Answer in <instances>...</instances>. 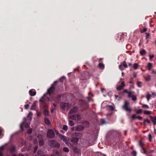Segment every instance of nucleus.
<instances>
[{
  "label": "nucleus",
  "mask_w": 156,
  "mask_h": 156,
  "mask_svg": "<svg viewBox=\"0 0 156 156\" xmlns=\"http://www.w3.org/2000/svg\"><path fill=\"white\" fill-rule=\"evenodd\" d=\"M48 144L51 147L57 149L59 148L60 146V144L55 140H49Z\"/></svg>",
  "instance_id": "nucleus-1"
},
{
  "label": "nucleus",
  "mask_w": 156,
  "mask_h": 156,
  "mask_svg": "<svg viewBox=\"0 0 156 156\" xmlns=\"http://www.w3.org/2000/svg\"><path fill=\"white\" fill-rule=\"evenodd\" d=\"M129 103L126 101L124 102V105L122 107V108L126 112H129V113L132 112V109L128 107Z\"/></svg>",
  "instance_id": "nucleus-2"
},
{
  "label": "nucleus",
  "mask_w": 156,
  "mask_h": 156,
  "mask_svg": "<svg viewBox=\"0 0 156 156\" xmlns=\"http://www.w3.org/2000/svg\"><path fill=\"white\" fill-rule=\"evenodd\" d=\"M58 81H55L51 85V86L47 90V94L50 95L51 94L53 93L55 91V88L54 86L55 85Z\"/></svg>",
  "instance_id": "nucleus-3"
},
{
  "label": "nucleus",
  "mask_w": 156,
  "mask_h": 156,
  "mask_svg": "<svg viewBox=\"0 0 156 156\" xmlns=\"http://www.w3.org/2000/svg\"><path fill=\"white\" fill-rule=\"evenodd\" d=\"M23 126H24L26 128H28L29 127V125L28 123L27 122V119L26 118L24 119L23 122L20 126V129L22 131L24 130Z\"/></svg>",
  "instance_id": "nucleus-4"
},
{
  "label": "nucleus",
  "mask_w": 156,
  "mask_h": 156,
  "mask_svg": "<svg viewBox=\"0 0 156 156\" xmlns=\"http://www.w3.org/2000/svg\"><path fill=\"white\" fill-rule=\"evenodd\" d=\"M80 106L82 107L83 109L84 110L87 109L88 107V104L86 101H84L83 100H81L80 102Z\"/></svg>",
  "instance_id": "nucleus-5"
},
{
  "label": "nucleus",
  "mask_w": 156,
  "mask_h": 156,
  "mask_svg": "<svg viewBox=\"0 0 156 156\" xmlns=\"http://www.w3.org/2000/svg\"><path fill=\"white\" fill-rule=\"evenodd\" d=\"M55 134L54 131L51 129H49L48 130L47 134V137L50 138H53L55 136Z\"/></svg>",
  "instance_id": "nucleus-6"
},
{
  "label": "nucleus",
  "mask_w": 156,
  "mask_h": 156,
  "mask_svg": "<svg viewBox=\"0 0 156 156\" xmlns=\"http://www.w3.org/2000/svg\"><path fill=\"white\" fill-rule=\"evenodd\" d=\"M78 108L77 106H75L70 110L69 112V113L70 114L78 112Z\"/></svg>",
  "instance_id": "nucleus-7"
},
{
  "label": "nucleus",
  "mask_w": 156,
  "mask_h": 156,
  "mask_svg": "<svg viewBox=\"0 0 156 156\" xmlns=\"http://www.w3.org/2000/svg\"><path fill=\"white\" fill-rule=\"evenodd\" d=\"M59 137L60 138L64 141L66 144L67 145H68V144H69V143L68 142L67 137L66 136L60 134L59 135Z\"/></svg>",
  "instance_id": "nucleus-8"
},
{
  "label": "nucleus",
  "mask_w": 156,
  "mask_h": 156,
  "mask_svg": "<svg viewBox=\"0 0 156 156\" xmlns=\"http://www.w3.org/2000/svg\"><path fill=\"white\" fill-rule=\"evenodd\" d=\"M125 85H126L125 83L123 81L121 83V85H120L119 86L117 87L116 89L118 91L121 90L123 89Z\"/></svg>",
  "instance_id": "nucleus-9"
},
{
  "label": "nucleus",
  "mask_w": 156,
  "mask_h": 156,
  "mask_svg": "<svg viewBox=\"0 0 156 156\" xmlns=\"http://www.w3.org/2000/svg\"><path fill=\"white\" fill-rule=\"evenodd\" d=\"M73 152L76 154H80L81 152V150L77 147H73Z\"/></svg>",
  "instance_id": "nucleus-10"
},
{
  "label": "nucleus",
  "mask_w": 156,
  "mask_h": 156,
  "mask_svg": "<svg viewBox=\"0 0 156 156\" xmlns=\"http://www.w3.org/2000/svg\"><path fill=\"white\" fill-rule=\"evenodd\" d=\"M10 152L11 154H13L16 151V147L15 146H11L9 149Z\"/></svg>",
  "instance_id": "nucleus-11"
},
{
  "label": "nucleus",
  "mask_w": 156,
  "mask_h": 156,
  "mask_svg": "<svg viewBox=\"0 0 156 156\" xmlns=\"http://www.w3.org/2000/svg\"><path fill=\"white\" fill-rule=\"evenodd\" d=\"M40 106L44 109H47L48 108V105L45 103L43 101V102H40Z\"/></svg>",
  "instance_id": "nucleus-12"
},
{
  "label": "nucleus",
  "mask_w": 156,
  "mask_h": 156,
  "mask_svg": "<svg viewBox=\"0 0 156 156\" xmlns=\"http://www.w3.org/2000/svg\"><path fill=\"white\" fill-rule=\"evenodd\" d=\"M151 121L153 122L154 125L156 124V117L155 116L152 117L151 116H149Z\"/></svg>",
  "instance_id": "nucleus-13"
},
{
  "label": "nucleus",
  "mask_w": 156,
  "mask_h": 156,
  "mask_svg": "<svg viewBox=\"0 0 156 156\" xmlns=\"http://www.w3.org/2000/svg\"><path fill=\"white\" fill-rule=\"evenodd\" d=\"M84 127L82 125H80L76 126L75 128L76 130L78 131H80L83 130Z\"/></svg>",
  "instance_id": "nucleus-14"
},
{
  "label": "nucleus",
  "mask_w": 156,
  "mask_h": 156,
  "mask_svg": "<svg viewBox=\"0 0 156 156\" xmlns=\"http://www.w3.org/2000/svg\"><path fill=\"white\" fill-rule=\"evenodd\" d=\"M79 140V138L77 137H73L71 139V141L74 143H77Z\"/></svg>",
  "instance_id": "nucleus-15"
},
{
  "label": "nucleus",
  "mask_w": 156,
  "mask_h": 156,
  "mask_svg": "<svg viewBox=\"0 0 156 156\" xmlns=\"http://www.w3.org/2000/svg\"><path fill=\"white\" fill-rule=\"evenodd\" d=\"M37 105H36V102L35 101H34L33 105H32L31 108V110H35L36 108Z\"/></svg>",
  "instance_id": "nucleus-16"
},
{
  "label": "nucleus",
  "mask_w": 156,
  "mask_h": 156,
  "mask_svg": "<svg viewBox=\"0 0 156 156\" xmlns=\"http://www.w3.org/2000/svg\"><path fill=\"white\" fill-rule=\"evenodd\" d=\"M29 93L30 95L31 96H34L36 94V91H33L32 90H30L29 91Z\"/></svg>",
  "instance_id": "nucleus-17"
},
{
  "label": "nucleus",
  "mask_w": 156,
  "mask_h": 156,
  "mask_svg": "<svg viewBox=\"0 0 156 156\" xmlns=\"http://www.w3.org/2000/svg\"><path fill=\"white\" fill-rule=\"evenodd\" d=\"M60 106L61 107V108L62 109H63L64 110H65V109L66 108V103H65V102L62 103L60 105Z\"/></svg>",
  "instance_id": "nucleus-18"
},
{
  "label": "nucleus",
  "mask_w": 156,
  "mask_h": 156,
  "mask_svg": "<svg viewBox=\"0 0 156 156\" xmlns=\"http://www.w3.org/2000/svg\"><path fill=\"white\" fill-rule=\"evenodd\" d=\"M44 114L45 116H48L49 115V112L47 109H44Z\"/></svg>",
  "instance_id": "nucleus-19"
},
{
  "label": "nucleus",
  "mask_w": 156,
  "mask_h": 156,
  "mask_svg": "<svg viewBox=\"0 0 156 156\" xmlns=\"http://www.w3.org/2000/svg\"><path fill=\"white\" fill-rule=\"evenodd\" d=\"M140 53L141 55L143 56L146 54V52L144 49H143L140 51Z\"/></svg>",
  "instance_id": "nucleus-20"
},
{
  "label": "nucleus",
  "mask_w": 156,
  "mask_h": 156,
  "mask_svg": "<svg viewBox=\"0 0 156 156\" xmlns=\"http://www.w3.org/2000/svg\"><path fill=\"white\" fill-rule=\"evenodd\" d=\"M121 64L122 66H123L125 68H127L128 67V66L126 64V62L125 61H123V62H121Z\"/></svg>",
  "instance_id": "nucleus-21"
},
{
  "label": "nucleus",
  "mask_w": 156,
  "mask_h": 156,
  "mask_svg": "<svg viewBox=\"0 0 156 156\" xmlns=\"http://www.w3.org/2000/svg\"><path fill=\"white\" fill-rule=\"evenodd\" d=\"M152 66V64L151 63H148L147 65V67L148 68L149 70H150L151 69V68Z\"/></svg>",
  "instance_id": "nucleus-22"
},
{
  "label": "nucleus",
  "mask_w": 156,
  "mask_h": 156,
  "mask_svg": "<svg viewBox=\"0 0 156 156\" xmlns=\"http://www.w3.org/2000/svg\"><path fill=\"white\" fill-rule=\"evenodd\" d=\"M139 66V64L137 63H135L133 64V68L134 69H136Z\"/></svg>",
  "instance_id": "nucleus-23"
},
{
  "label": "nucleus",
  "mask_w": 156,
  "mask_h": 156,
  "mask_svg": "<svg viewBox=\"0 0 156 156\" xmlns=\"http://www.w3.org/2000/svg\"><path fill=\"white\" fill-rule=\"evenodd\" d=\"M44 121L46 124L49 125L50 124V122L49 119L47 118H44Z\"/></svg>",
  "instance_id": "nucleus-24"
},
{
  "label": "nucleus",
  "mask_w": 156,
  "mask_h": 156,
  "mask_svg": "<svg viewBox=\"0 0 156 156\" xmlns=\"http://www.w3.org/2000/svg\"><path fill=\"white\" fill-rule=\"evenodd\" d=\"M144 114L145 115H150L151 114V111L148 110H145L144 112Z\"/></svg>",
  "instance_id": "nucleus-25"
},
{
  "label": "nucleus",
  "mask_w": 156,
  "mask_h": 156,
  "mask_svg": "<svg viewBox=\"0 0 156 156\" xmlns=\"http://www.w3.org/2000/svg\"><path fill=\"white\" fill-rule=\"evenodd\" d=\"M143 122L144 125L145 124L146 122H147L148 124H150L151 123L150 121L148 119H144Z\"/></svg>",
  "instance_id": "nucleus-26"
},
{
  "label": "nucleus",
  "mask_w": 156,
  "mask_h": 156,
  "mask_svg": "<svg viewBox=\"0 0 156 156\" xmlns=\"http://www.w3.org/2000/svg\"><path fill=\"white\" fill-rule=\"evenodd\" d=\"M75 134L76 136L81 137L83 136V134L80 133H75Z\"/></svg>",
  "instance_id": "nucleus-27"
},
{
  "label": "nucleus",
  "mask_w": 156,
  "mask_h": 156,
  "mask_svg": "<svg viewBox=\"0 0 156 156\" xmlns=\"http://www.w3.org/2000/svg\"><path fill=\"white\" fill-rule=\"evenodd\" d=\"M151 97V95L149 94L148 92L147 93L146 98L147 101H149L150 99V98Z\"/></svg>",
  "instance_id": "nucleus-28"
},
{
  "label": "nucleus",
  "mask_w": 156,
  "mask_h": 156,
  "mask_svg": "<svg viewBox=\"0 0 156 156\" xmlns=\"http://www.w3.org/2000/svg\"><path fill=\"white\" fill-rule=\"evenodd\" d=\"M69 124L70 126H72L74 125V122L73 120H69Z\"/></svg>",
  "instance_id": "nucleus-29"
},
{
  "label": "nucleus",
  "mask_w": 156,
  "mask_h": 156,
  "mask_svg": "<svg viewBox=\"0 0 156 156\" xmlns=\"http://www.w3.org/2000/svg\"><path fill=\"white\" fill-rule=\"evenodd\" d=\"M70 118L71 119H73V120H76V115H71L70 117Z\"/></svg>",
  "instance_id": "nucleus-30"
},
{
  "label": "nucleus",
  "mask_w": 156,
  "mask_h": 156,
  "mask_svg": "<svg viewBox=\"0 0 156 156\" xmlns=\"http://www.w3.org/2000/svg\"><path fill=\"white\" fill-rule=\"evenodd\" d=\"M71 106V105L68 103H66V107L67 109H69Z\"/></svg>",
  "instance_id": "nucleus-31"
},
{
  "label": "nucleus",
  "mask_w": 156,
  "mask_h": 156,
  "mask_svg": "<svg viewBox=\"0 0 156 156\" xmlns=\"http://www.w3.org/2000/svg\"><path fill=\"white\" fill-rule=\"evenodd\" d=\"M37 154L38 156H41L43 155V152L41 150H38L37 152Z\"/></svg>",
  "instance_id": "nucleus-32"
},
{
  "label": "nucleus",
  "mask_w": 156,
  "mask_h": 156,
  "mask_svg": "<svg viewBox=\"0 0 156 156\" xmlns=\"http://www.w3.org/2000/svg\"><path fill=\"white\" fill-rule=\"evenodd\" d=\"M99 67L101 69H103L104 68V65L103 64L100 63L99 64Z\"/></svg>",
  "instance_id": "nucleus-33"
},
{
  "label": "nucleus",
  "mask_w": 156,
  "mask_h": 156,
  "mask_svg": "<svg viewBox=\"0 0 156 156\" xmlns=\"http://www.w3.org/2000/svg\"><path fill=\"white\" fill-rule=\"evenodd\" d=\"M62 129L65 131H67L68 129V126L66 125H63V126Z\"/></svg>",
  "instance_id": "nucleus-34"
},
{
  "label": "nucleus",
  "mask_w": 156,
  "mask_h": 156,
  "mask_svg": "<svg viewBox=\"0 0 156 156\" xmlns=\"http://www.w3.org/2000/svg\"><path fill=\"white\" fill-rule=\"evenodd\" d=\"M76 119H77V120H80L81 119V117L80 115L79 114L76 115Z\"/></svg>",
  "instance_id": "nucleus-35"
},
{
  "label": "nucleus",
  "mask_w": 156,
  "mask_h": 156,
  "mask_svg": "<svg viewBox=\"0 0 156 156\" xmlns=\"http://www.w3.org/2000/svg\"><path fill=\"white\" fill-rule=\"evenodd\" d=\"M145 79L146 81H149L151 79V76L149 75H148L145 77Z\"/></svg>",
  "instance_id": "nucleus-36"
},
{
  "label": "nucleus",
  "mask_w": 156,
  "mask_h": 156,
  "mask_svg": "<svg viewBox=\"0 0 156 156\" xmlns=\"http://www.w3.org/2000/svg\"><path fill=\"white\" fill-rule=\"evenodd\" d=\"M44 144V142L43 140H41L39 141V144L40 146H42Z\"/></svg>",
  "instance_id": "nucleus-37"
},
{
  "label": "nucleus",
  "mask_w": 156,
  "mask_h": 156,
  "mask_svg": "<svg viewBox=\"0 0 156 156\" xmlns=\"http://www.w3.org/2000/svg\"><path fill=\"white\" fill-rule=\"evenodd\" d=\"M63 150L64 151L67 153L69 151L68 148L67 147H64Z\"/></svg>",
  "instance_id": "nucleus-38"
},
{
  "label": "nucleus",
  "mask_w": 156,
  "mask_h": 156,
  "mask_svg": "<svg viewBox=\"0 0 156 156\" xmlns=\"http://www.w3.org/2000/svg\"><path fill=\"white\" fill-rule=\"evenodd\" d=\"M39 101L40 102H43V101L45 102V100L43 97H42L39 100Z\"/></svg>",
  "instance_id": "nucleus-39"
},
{
  "label": "nucleus",
  "mask_w": 156,
  "mask_h": 156,
  "mask_svg": "<svg viewBox=\"0 0 156 156\" xmlns=\"http://www.w3.org/2000/svg\"><path fill=\"white\" fill-rule=\"evenodd\" d=\"M108 109L111 111L114 110V108L113 106L111 105H109L108 107Z\"/></svg>",
  "instance_id": "nucleus-40"
},
{
  "label": "nucleus",
  "mask_w": 156,
  "mask_h": 156,
  "mask_svg": "<svg viewBox=\"0 0 156 156\" xmlns=\"http://www.w3.org/2000/svg\"><path fill=\"white\" fill-rule=\"evenodd\" d=\"M133 93L131 91H129L128 93V96L129 98H131L132 96V95H133Z\"/></svg>",
  "instance_id": "nucleus-41"
},
{
  "label": "nucleus",
  "mask_w": 156,
  "mask_h": 156,
  "mask_svg": "<svg viewBox=\"0 0 156 156\" xmlns=\"http://www.w3.org/2000/svg\"><path fill=\"white\" fill-rule=\"evenodd\" d=\"M131 98H132V100L133 101H135L136 100L137 98L134 95H132Z\"/></svg>",
  "instance_id": "nucleus-42"
},
{
  "label": "nucleus",
  "mask_w": 156,
  "mask_h": 156,
  "mask_svg": "<svg viewBox=\"0 0 156 156\" xmlns=\"http://www.w3.org/2000/svg\"><path fill=\"white\" fill-rule=\"evenodd\" d=\"M38 148V146H35L34 147V153H35L37 149Z\"/></svg>",
  "instance_id": "nucleus-43"
},
{
  "label": "nucleus",
  "mask_w": 156,
  "mask_h": 156,
  "mask_svg": "<svg viewBox=\"0 0 156 156\" xmlns=\"http://www.w3.org/2000/svg\"><path fill=\"white\" fill-rule=\"evenodd\" d=\"M142 112V110L141 109H139L137 110L136 111V114H140Z\"/></svg>",
  "instance_id": "nucleus-44"
},
{
  "label": "nucleus",
  "mask_w": 156,
  "mask_h": 156,
  "mask_svg": "<svg viewBox=\"0 0 156 156\" xmlns=\"http://www.w3.org/2000/svg\"><path fill=\"white\" fill-rule=\"evenodd\" d=\"M142 107L143 108H147V109L149 108V106L147 105H145V104L143 105L142 106Z\"/></svg>",
  "instance_id": "nucleus-45"
},
{
  "label": "nucleus",
  "mask_w": 156,
  "mask_h": 156,
  "mask_svg": "<svg viewBox=\"0 0 156 156\" xmlns=\"http://www.w3.org/2000/svg\"><path fill=\"white\" fill-rule=\"evenodd\" d=\"M32 132V129L31 128H30L29 129H28L27 131V132L28 134H31Z\"/></svg>",
  "instance_id": "nucleus-46"
},
{
  "label": "nucleus",
  "mask_w": 156,
  "mask_h": 156,
  "mask_svg": "<svg viewBox=\"0 0 156 156\" xmlns=\"http://www.w3.org/2000/svg\"><path fill=\"white\" fill-rule=\"evenodd\" d=\"M142 150L143 151V153L144 154H147L148 153L147 151L145 150V149L143 148H142Z\"/></svg>",
  "instance_id": "nucleus-47"
},
{
  "label": "nucleus",
  "mask_w": 156,
  "mask_h": 156,
  "mask_svg": "<svg viewBox=\"0 0 156 156\" xmlns=\"http://www.w3.org/2000/svg\"><path fill=\"white\" fill-rule=\"evenodd\" d=\"M119 68L121 70H122L124 69L123 68L122 65L121 64L119 66Z\"/></svg>",
  "instance_id": "nucleus-48"
},
{
  "label": "nucleus",
  "mask_w": 156,
  "mask_h": 156,
  "mask_svg": "<svg viewBox=\"0 0 156 156\" xmlns=\"http://www.w3.org/2000/svg\"><path fill=\"white\" fill-rule=\"evenodd\" d=\"M141 83V82L139 81H138L137 82V85L138 87H141V86L140 85V84Z\"/></svg>",
  "instance_id": "nucleus-49"
},
{
  "label": "nucleus",
  "mask_w": 156,
  "mask_h": 156,
  "mask_svg": "<svg viewBox=\"0 0 156 156\" xmlns=\"http://www.w3.org/2000/svg\"><path fill=\"white\" fill-rule=\"evenodd\" d=\"M65 76H62L59 79V80L61 82H62L65 79Z\"/></svg>",
  "instance_id": "nucleus-50"
},
{
  "label": "nucleus",
  "mask_w": 156,
  "mask_h": 156,
  "mask_svg": "<svg viewBox=\"0 0 156 156\" xmlns=\"http://www.w3.org/2000/svg\"><path fill=\"white\" fill-rule=\"evenodd\" d=\"M132 118L133 119H136V114H133L132 116Z\"/></svg>",
  "instance_id": "nucleus-51"
},
{
  "label": "nucleus",
  "mask_w": 156,
  "mask_h": 156,
  "mask_svg": "<svg viewBox=\"0 0 156 156\" xmlns=\"http://www.w3.org/2000/svg\"><path fill=\"white\" fill-rule=\"evenodd\" d=\"M4 150V147L3 146H2L0 147V151L2 152Z\"/></svg>",
  "instance_id": "nucleus-52"
},
{
  "label": "nucleus",
  "mask_w": 156,
  "mask_h": 156,
  "mask_svg": "<svg viewBox=\"0 0 156 156\" xmlns=\"http://www.w3.org/2000/svg\"><path fill=\"white\" fill-rule=\"evenodd\" d=\"M136 119H138L140 120H141L142 119V118L141 116H136Z\"/></svg>",
  "instance_id": "nucleus-53"
},
{
  "label": "nucleus",
  "mask_w": 156,
  "mask_h": 156,
  "mask_svg": "<svg viewBox=\"0 0 156 156\" xmlns=\"http://www.w3.org/2000/svg\"><path fill=\"white\" fill-rule=\"evenodd\" d=\"M33 115V114L31 112H30L28 114V116H30V119H31V116H32Z\"/></svg>",
  "instance_id": "nucleus-54"
},
{
  "label": "nucleus",
  "mask_w": 156,
  "mask_h": 156,
  "mask_svg": "<svg viewBox=\"0 0 156 156\" xmlns=\"http://www.w3.org/2000/svg\"><path fill=\"white\" fill-rule=\"evenodd\" d=\"M154 55H149L150 59L151 60L152 59V58L154 57Z\"/></svg>",
  "instance_id": "nucleus-55"
},
{
  "label": "nucleus",
  "mask_w": 156,
  "mask_h": 156,
  "mask_svg": "<svg viewBox=\"0 0 156 156\" xmlns=\"http://www.w3.org/2000/svg\"><path fill=\"white\" fill-rule=\"evenodd\" d=\"M132 154L134 156H136V152L134 151L132 152Z\"/></svg>",
  "instance_id": "nucleus-56"
},
{
  "label": "nucleus",
  "mask_w": 156,
  "mask_h": 156,
  "mask_svg": "<svg viewBox=\"0 0 156 156\" xmlns=\"http://www.w3.org/2000/svg\"><path fill=\"white\" fill-rule=\"evenodd\" d=\"M148 137H149V140L151 141V139L152 138V136L150 134H149Z\"/></svg>",
  "instance_id": "nucleus-57"
},
{
  "label": "nucleus",
  "mask_w": 156,
  "mask_h": 156,
  "mask_svg": "<svg viewBox=\"0 0 156 156\" xmlns=\"http://www.w3.org/2000/svg\"><path fill=\"white\" fill-rule=\"evenodd\" d=\"M147 30V29L146 28H144L143 29V31H141V33H143L145 32Z\"/></svg>",
  "instance_id": "nucleus-58"
},
{
  "label": "nucleus",
  "mask_w": 156,
  "mask_h": 156,
  "mask_svg": "<svg viewBox=\"0 0 156 156\" xmlns=\"http://www.w3.org/2000/svg\"><path fill=\"white\" fill-rule=\"evenodd\" d=\"M139 145L141 146H142L143 145V143L141 141H139Z\"/></svg>",
  "instance_id": "nucleus-59"
},
{
  "label": "nucleus",
  "mask_w": 156,
  "mask_h": 156,
  "mask_svg": "<svg viewBox=\"0 0 156 156\" xmlns=\"http://www.w3.org/2000/svg\"><path fill=\"white\" fill-rule=\"evenodd\" d=\"M129 92V91H128L126 89H125L124 90H123V92H124V93H128Z\"/></svg>",
  "instance_id": "nucleus-60"
},
{
  "label": "nucleus",
  "mask_w": 156,
  "mask_h": 156,
  "mask_svg": "<svg viewBox=\"0 0 156 156\" xmlns=\"http://www.w3.org/2000/svg\"><path fill=\"white\" fill-rule=\"evenodd\" d=\"M29 106V104L26 105H25V108L26 109H27L28 108Z\"/></svg>",
  "instance_id": "nucleus-61"
},
{
  "label": "nucleus",
  "mask_w": 156,
  "mask_h": 156,
  "mask_svg": "<svg viewBox=\"0 0 156 156\" xmlns=\"http://www.w3.org/2000/svg\"><path fill=\"white\" fill-rule=\"evenodd\" d=\"M55 153L57 155H59V152L57 150H55Z\"/></svg>",
  "instance_id": "nucleus-62"
},
{
  "label": "nucleus",
  "mask_w": 156,
  "mask_h": 156,
  "mask_svg": "<svg viewBox=\"0 0 156 156\" xmlns=\"http://www.w3.org/2000/svg\"><path fill=\"white\" fill-rule=\"evenodd\" d=\"M136 76H137V73L135 72H134V75H133V77H136Z\"/></svg>",
  "instance_id": "nucleus-63"
},
{
  "label": "nucleus",
  "mask_w": 156,
  "mask_h": 156,
  "mask_svg": "<svg viewBox=\"0 0 156 156\" xmlns=\"http://www.w3.org/2000/svg\"><path fill=\"white\" fill-rule=\"evenodd\" d=\"M146 37L147 38L149 36L150 34L149 33H146Z\"/></svg>",
  "instance_id": "nucleus-64"
}]
</instances>
